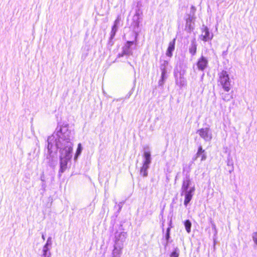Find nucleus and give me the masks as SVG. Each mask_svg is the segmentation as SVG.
<instances>
[{
	"label": "nucleus",
	"mask_w": 257,
	"mask_h": 257,
	"mask_svg": "<svg viewBox=\"0 0 257 257\" xmlns=\"http://www.w3.org/2000/svg\"><path fill=\"white\" fill-rule=\"evenodd\" d=\"M197 49V44L195 40H193L191 42V45L189 48V52L192 55H194L196 54Z\"/></svg>",
	"instance_id": "nucleus-15"
},
{
	"label": "nucleus",
	"mask_w": 257,
	"mask_h": 257,
	"mask_svg": "<svg viewBox=\"0 0 257 257\" xmlns=\"http://www.w3.org/2000/svg\"><path fill=\"white\" fill-rule=\"evenodd\" d=\"M219 77L220 84L225 91H228L230 90V82L227 72L222 71L219 73Z\"/></svg>",
	"instance_id": "nucleus-1"
},
{
	"label": "nucleus",
	"mask_w": 257,
	"mask_h": 257,
	"mask_svg": "<svg viewBox=\"0 0 257 257\" xmlns=\"http://www.w3.org/2000/svg\"><path fill=\"white\" fill-rule=\"evenodd\" d=\"M191 181L189 178H187L186 179L183 180L181 187V195L183 193L185 192H188V189L190 185Z\"/></svg>",
	"instance_id": "nucleus-11"
},
{
	"label": "nucleus",
	"mask_w": 257,
	"mask_h": 257,
	"mask_svg": "<svg viewBox=\"0 0 257 257\" xmlns=\"http://www.w3.org/2000/svg\"><path fill=\"white\" fill-rule=\"evenodd\" d=\"M184 225H185L186 231L188 233H190L191 232V225H192V223H191V221L188 219L186 220L184 222Z\"/></svg>",
	"instance_id": "nucleus-17"
},
{
	"label": "nucleus",
	"mask_w": 257,
	"mask_h": 257,
	"mask_svg": "<svg viewBox=\"0 0 257 257\" xmlns=\"http://www.w3.org/2000/svg\"><path fill=\"white\" fill-rule=\"evenodd\" d=\"M186 82L185 79L181 74H180L179 77H177L176 78V83L179 86H184L186 84Z\"/></svg>",
	"instance_id": "nucleus-14"
},
{
	"label": "nucleus",
	"mask_w": 257,
	"mask_h": 257,
	"mask_svg": "<svg viewBox=\"0 0 257 257\" xmlns=\"http://www.w3.org/2000/svg\"><path fill=\"white\" fill-rule=\"evenodd\" d=\"M178 256H179V254L177 252L176 250H175L174 251H173L170 255V257H178Z\"/></svg>",
	"instance_id": "nucleus-21"
},
{
	"label": "nucleus",
	"mask_w": 257,
	"mask_h": 257,
	"mask_svg": "<svg viewBox=\"0 0 257 257\" xmlns=\"http://www.w3.org/2000/svg\"><path fill=\"white\" fill-rule=\"evenodd\" d=\"M144 157L145 160L143 163V165L149 166L151 163V154L149 152H145L144 153Z\"/></svg>",
	"instance_id": "nucleus-16"
},
{
	"label": "nucleus",
	"mask_w": 257,
	"mask_h": 257,
	"mask_svg": "<svg viewBox=\"0 0 257 257\" xmlns=\"http://www.w3.org/2000/svg\"><path fill=\"white\" fill-rule=\"evenodd\" d=\"M134 44L133 41H127L125 46L122 48V52L121 54H119V57H122L124 55H130L132 54L131 47Z\"/></svg>",
	"instance_id": "nucleus-4"
},
{
	"label": "nucleus",
	"mask_w": 257,
	"mask_h": 257,
	"mask_svg": "<svg viewBox=\"0 0 257 257\" xmlns=\"http://www.w3.org/2000/svg\"><path fill=\"white\" fill-rule=\"evenodd\" d=\"M253 240L255 243L257 244V233H255L253 235Z\"/></svg>",
	"instance_id": "nucleus-24"
},
{
	"label": "nucleus",
	"mask_w": 257,
	"mask_h": 257,
	"mask_svg": "<svg viewBox=\"0 0 257 257\" xmlns=\"http://www.w3.org/2000/svg\"><path fill=\"white\" fill-rule=\"evenodd\" d=\"M195 18L193 15H189L186 20L185 30L190 33L194 29V22Z\"/></svg>",
	"instance_id": "nucleus-3"
},
{
	"label": "nucleus",
	"mask_w": 257,
	"mask_h": 257,
	"mask_svg": "<svg viewBox=\"0 0 257 257\" xmlns=\"http://www.w3.org/2000/svg\"><path fill=\"white\" fill-rule=\"evenodd\" d=\"M120 21V17L118 16L117 19L115 20V21L114 22V25L112 26V29H111V31L110 32V40L114 38V37L117 31L118 25L119 24Z\"/></svg>",
	"instance_id": "nucleus-7"
},
{
	"label": "nucleus",
	"mask_w": 257,
	"mask_h": 257,
	"mask_svg": "<svg viewBox=\"0 0 257 257\" xmlns=\"http://www.w3.org/2000/svg\"><path fill=\"white\" fill-rule=\"evenodd\" d=\"M68 159L61 158L60 172L63 173L67 168Z\"/></svg>",
	"instance_id": "nucleus-13"
},
{
	"label": "nucleus",
	"mask_w": 257,
	"mask_h": 257,
	"mask_svg": "<svg viewBox=\"0 0 257 257\" xmlns=\"http://www.w3.org/2000/svg\"><path fill=\"white\" fill-rule=\"evenodd\" d=\"M176 39H174L172 41H171L169 44V46L166 51V55L169 57H172V52L175 49V45Z\"/></svg>",
	"instance_id": "nucleus-10"
},
{
	"label": "nucleus",
	"mask_w": 257,
	"mask_h": 257,
	"mask_svg": "<svg viewBox=\"0 0 257 257\" xmlns=\"http://www.w3.org/2000/svg\"><path fill=\"white\" fill-rule=\"evenodd\" d=\"M205 153V150L202 149L201 146H199L198 149V151L196 153V156L197 157H199L201 154H202Z\"/></svg>",
	"instance_id": "nucleus-20"
},
{
	"label": "nucleus",
	"mask_w": 257,
	"mask_h": 257,
	"mask_svg": "<svg viewBox=\"0 0 257 257\" xmlns=\"http://www.w3.org/2000/svg\"><path fill=\"white\" fill-rule=\"evenodd\" d=\"M82 151L81 145L79 143L78 145L77 151L75 154V158L76 159L77 157L81 154Z\"/></svg>",
	"instance_id": "nucleus-19"
},
{
	"label": "nucleus",
	"mask_w": 257,
	"mask_h": 257,
	"mask_svg": "<svg viewBox=\"0 0 257 257\" xmlns=\"http://www.w3.org/2000/svg\"><path fill=\"white\" fill-rule=\"evenodd\" d=\"M204 34H202L201 36L202 37V40L204 41H207L208 40H211L213 38V35L210 34L209 31V29L207 27H205L204 28V30L202 32Z\"/></svg>",
	"instance_id": "nucleus-9"
},
{
	"label": "nucleus",
	"mask_w": 257,
	"mask_h": 257,
	"mask_svg": "<svg viewBox=\"0 0 257 257\" xmlns=\"http://www.w3.org/2000/svg\"><path fill=\"white\" fill-rule=\"evenodd\" d=\"M43 255L45 256V257H47V250L46 248L44 249L43 250Z\"/></svg>",
	"instance_id": "nucleus-25"
},
{
	"label": "nucleus",
	"mask_w": 257,
	"mask_h": 257,
	"mask_svg": "<svg viewBox=\"0 0 257 257\" xmlns=\"http://www.w3.org/2000/svg\"><path fill=\"white\" fill-rule=\"evenodd\" d=\"M61 157H64L65 159L69 160L70 159V154L73 151V148L71 146L67 147L61 149Z\"/></svg>",
	"instance_id": "nucleus-6"
},
{
	"label": "nucleus",
	"mask_w": 257,
	"mask_h": 257,
	"mask_svg": "<svg viewBox=\"0 0 257 257\" xmlns=\"http://www.w3.org/2000/svg\"><path fill=\"white\" fill-rule=\"evenodd\" d=\"M200 156H201V161H204V160H206V156L204 153L201 154Z\"/></svg>",
	"instance_id": "nucleus-23"
},
{
	"label": "nucleus",
	"mask_w": 257,
	"mask_h": 257,
	"mask_svg": "<svg viewBox=\"0 0 257 257\" xmlns=\"http://www.w3.org/2000/svg\"><path fill=\"white\" fill-rule=\"evenodd\" d=\"M160 63V69L161 71V78L159 81V85H162L167 78L166 74L169 69V66L168 61L166 60H161Z\"/></svg>",
	"instance_id": "nucleus-2"
},
{
	"label": "nucleus",
	"mask_w": 257,
	"mask_h": 257,
	"mask_svg": "<svg viewBox=\"0 0 257 257\" xmlns=\"http://www.w3.org/2000/svg\"><path fill=\"white\" fill-rule=\"evenodd\" d=\"M194 187H192L188 192L185 193L184 205L187 206L192 198L193 192L194 191Z\"/></svg>",
	"instance_id": "nucleus-8"
},
{
	"label": "nucleus",
	"mask_w": 257,
	"mask_h": 257,
	"mask_svg": "<svg viewBox=\"0 0 257 257\" xmlns=\"http://www.w3.org/2000/svg\"><path fill=\"white\" fill-rule=\"evenodd\" d=\"M200 136L204 139H207L209 138L208 128H202L198 131Z\"/></svg>",
	"instance_id": "nucleus-12"
},
{
	"label": "nucleus",
	"mask_w": 257,
	"mask_h": 257,
	"mask_svg": "<svg viewBox=\"0 0 257 257\" xmlns=\"http://www.w3.org/2000/svg\"><path fill=\"white\" fill-rule=\"evenodd\" d=\"M149 168V166L143 165L141 169V173L143 175L144 177H146L148 175L147 173V169Z\"/></svg>",
	"instance_id": "nucleus-18"
},
{
	"label": "nucleus",
	"mask_w": 257,
	"mask_h": 257,
	"mask_svg": "<svg viewBox=\"0 0 257 257\" xmlns=\"http://www.w3.org/2000/svg\"><path fill=\"white\" fill-rule=\"evenodd\" d=\"M207 64V59L204 56H202L199 59L197 63V66L199 70L203 71L206 68Z\"/></svg>",
	"instance_id": "nucleus-5"
},
{
	"label": "nucleus",
	"mask_w": 257,
	"mask_h": 257,
	"mask_svg": "<svg viewBox=\"0 0 257 257\" xmlns=\"http://www.w3.org/2000/svg\"><path fill=\"white\" fill-rule=\"evenodd\" d=\"M170 228L169 227L168 228L167 230V234H166L167 239H168L169 238V236H170Z\"/></svg>",
	"instance_id": "nucleus-22"
}]
</instances>
